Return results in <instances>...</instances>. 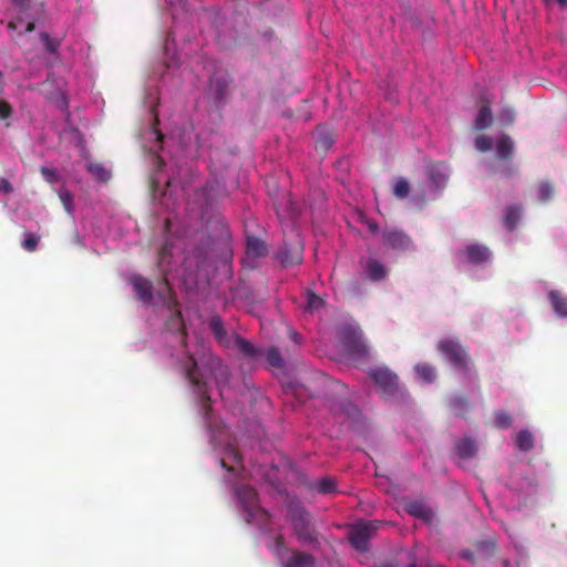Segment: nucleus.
<instances>
[{
  "mask_svg": "<svg viewBox=\"0 0 567 567\" xmlns=\"http://www.w3.org/2000/svg\"><path fill=\"white\" fill-rule=\"evenodd\" d=\"M492 123V112L487 105L480 109L474 125L477 130L486 128Z\"/></svg>",
  "mask_w": 567,
  "mask_h": 567,
  "instance_id": "nucleus-26",
  "label": "nucleus"
},
{
  "mask_svg": "<svg viewBox=\"0 0 567 567\" xmlns=\"http://www.w3.org/2000/svg\"><path fill=\"white\" fill-rule=\"evenodd\" d=\"M474 145L480 152L495 150L499 159H506L513 153V142L506 135H499L495 140L486 135H480L475 138Z\"/></svg>",
  "mask_w": 567,
  "mask_h": 567,
  "instance_id": "nucleus-8",
  "label": "nucleus"
},
{
  "mask_svg": "<svg viewBox=\"0 0 567 567\" xmlns=\"http://www.w3.org/2000/svg\"><path fill=\"white\" fill-rule=\"evenodd\" d=\"M206 146V142L203 140L200 134L196 135V150H203Z\"/></svg>",
  "mask_w": 567,
  "mask_h": 567,
  "instance_id": "nucleus-53",
  "label": "nucleus"
},
{
  "mask_svg": "<svg viewBox=\"0 0 567 567\" xmlns=\"http://www.w3.org/2000/svg\"><path fill=\"white\" fill-rule=\"evenodd\" d=\"M405 511L409 515L420 518L425 523H430L434 517L432 509L420 501H411L406 503Z\"/></svg>",
  "mask_w": 567,
  "mask_h": 567,
  "instance_id": "nucleus-14",
  "label": "nucleus"
},
{
  "mask_svg": "<svg viewBox=\"0 0 567 567\" xmlns=\"http://www.w3.org/2000/svg\"><path fill=\"white\" fill-rule=\"evenodd\" d=\"M488 250H466V254L463 255L462 260L470 264H478L487 260Z\"/></svg>",
  "mask_w": 567,
  "mask_h": 567,
  "instance_id": "nucleus-32",
  "label": "nucleus"
},
{
  "mask_svg": "<svg viewBox=\"0 0 567 567\" xmlns=\"http://www.w3.org/2000/svg\"><path fill=\"white\" fill-rule=\"evenodd\" d=\"M186 378H188L190 384L194 385L195 391H197L200 406H203L204 417L209 422V412H210V398L208 392V386L206 385L204 379L200 377L198 371V365L193 357L188 359V365L185 368Z\"/></svg>",
  "mask_w": 567,
  "mask_h": 567,
  "instance_id": "nucleus-7",
  "label": "nucleus"
},
{
  "mask_svg": "<svg viewBox=\"0 0 567 567\" xmlns=\"http://www.w3.org/2000/svg\"><path fill=\"white\" fill-rule=\"evenodd\" d=\"M252 258H265L268 256V250H246Z\"/></svg>",
  "mask_w": 567,
  "mask_h": 567,
  "instance_id": "nucleus-51",
  "label": "nucleus"
},
{
  "mask_svg": "<svg viewBox=\"0 0 567 567\" xmlns=\"http://www.w3.org/2000/svg\"><path fill=\"white\" fill-rule=\"evenodd\" d=\"M157 103V90L147 92L144 105L150 111V123L141 138L156 166L152 178L153 196L173 215L165 219L166 234L168 237H184L189 235L188 228L193 227V224H188L202 221L208 209L225 195V187L217 181L203 186L199 177L183 168L175 155L167 157L171 150L166 152L164 145L183 153H190L192 146L186 142L185 133H174L164 140L158 128Z\"/></svg>",
  "mask_w": 567,
  "mask_h": 567,
  "instance_id": "nucleus-1",
  "label": "nucleus"
},
{
  "mask_svg": "<svg viewBox=\"0 0 567 567\" xmlns=\"http://www.w3.org/2000/svg\"><path fill=\"white\" fill-rule=\"evenodd\" d=\"M9 28H11L12 30H14L19 33H22V32L32 31L34 28V24L31 20L24 21L23 19H16L9 23Z\"/></svg>",
  "mask_w": 567,
  "mask_h": 567,
  "instance_id": "nucleus-36",
  "label": "nucleus"
},
{
  "mask_svg": "<svg viewBox=\"0 0 567 567\" xmlns=\"http://www.w3.org/2000/svg\"><path fill=\"white\" fill-rule=\"evenodd\" d=\"M13 192V187L6 178L0 177V200L3 202L4 197Z\"/></svg>",
  "mask_w": 567,
  "mask_h": 567,
  "instance_id": "nucleus-43",
  "label": "nucleus"
},
{
  "mask_svg": "<svg viewBox=\"0 0 567 567\" xmlns=\"http://www.w3.org/2000/svg\"><path fill=\"white\" fill-rule=\"evenodd\" d=\"M176 317L181 318V310H176Z\"/></svg>",
  "mask_w": 567,
  "mask_h": 567,
  "instance_id": "nucleus-62",
  "label": "nucleus"
},
{
  "mask_svg": "<svg viewBox=\"0 0 567 567\" xmlns=\"http://www.w3.org/2000/svg\"><path fill=\"white\" fill-rule=\"evenodd\" d=\"M246 248H251V249L264 248V243L257 237L247 236Z\"/></svg>",
  "mask_w": 567,
  "mask_h": 567,
  "instance_id": "nucleus-47",
  "label": "nucleus"
},
{
  "mask_svg": "<svg viewBox=\"0 0 567 567\" xmlns=\"http://www.w3.org/2000/svg\"><path fill=\"white\" fill-rule=\"evenodd\" d=\"M59 197H60L61 202L63 203V206H64L65 210L69 214H71L72 210H73L71 194L66 189H60L59 190Z\"/></svg>",
  "mask_w": 567,
  "mask_h": 567,
  "instance_id": "nucleus-42",
  "label": "nucleus"
},
{
  "mask_svg": "<svg viewBox=\"0 0 567 567\" xmlns=\"http://www.w3.org/2000/svg\"><path fill=\"white\" fill-rule=\"evenodd\" d=\"M357 221L361 225V227L368 230L372 235H377L379 231V227L375 221H373L370 217H368L362 212H358L355 214Z\"/></svg>",
  "mask_w": 567,
  "mask_h": 567,
  "instance_id": "nucleus-31",
  "label": "nucleus"
},
{
  "mask_svg": "<svg viewBox=\"0 0 567 567\" xmlns=\"http://www.w3.org/2000/svg\"><path fill=\"white\" fill-rule=\"evenodd\" d=\"M516 447L519 451L527 452L533 449V435L527 430H522L516 434Z\"/></svg>",
  "mask_w": 567,
  "mask_h": 567,
  "instance_id": "nucleus-25",
  "label": "nucleus"
},
{
  "mask_svg": "<svg viewBox=\"0 0 567 567\" xmlns=\"http://www.w3.org/2000/svg\"><path fill=\"white\" fill-rule=\"evenodd\" d=\"M382 241L392 248H404L410 245V238L396 228H386L382 231Z\"/></svg>",
  "mask_w": 567,
  "mask_h": 567,
  "instance_id": "nucleus-13",
  "label": "nucleus"
},
{
  "mask_svg": "<svg viewBox=\"0 0 567 567\" xmlns=\"http://www.w3.org/2000/svg\"><path fill=\"white\" fill-rule=\"evenodd\" d=\"M468 248L474 249V248H478V247L477 246H470Z\"/></svg>",
  "mask_w": 567,
  "mask_h": 567,
  "instance_id": "nucleus-63",
  "label": "nucleus"
},
{
  "mask_svg": "<svg viewBox=\"0 0 567 567\" xmlns=\"http://www.w3.org/2000/svg\"><path fill=\"white\" fill-rule=\"evenodd\" d=\"M41 173L44 177V179L50 183V184H55L59 182L60 179V174L59 172L53 168V167H49V166H43L41 168Z\"/></svg>",
  "mask_w": 567,
  "mask_h": 567,
  "instance_id": "nucleus-39",
  "label": "nucleus"
},
{
  "mask_svg": "<svg viewBox=\"0 0 567 567\" xmlns=\"http://www.w3.org/2000/svg\"><path fill=\"white\" fill-rule=\"evenodd\" d=\"M450 178V168L444 163L431 165L425 171L423 186L419 193H414L412 202L422 205L426 200L435 199L446 186Z\"/></svg>",
  "mask_w": 567,
  "mask_h": 567,
  "instance_id": "nucleus-2",
  "label": "nucleus"
},
{
  "mask_svg": "<svg viewBox=\"0 0 567 567\" xmlns=\"http://www.w3.org/2000/svg\"><path fill=\"white\" fill-rule=\"evenodd\" d=\"M2 79V73L0 72V80Z\"/></svg>",
  "mask_w": 567,
  "mask_h": 567,
  "instance_id": "nucleus-64",
  "label": "nucleus"
},
{
  "mask_svg": "<svg viewBox=\"0 0 567 567\" xmlns=\"http://www.w3.org/2000/svg\"><path fill=\"white\" fill-rule=\"evenodd\" d=\"M339 411H341V413L344 414V416L352 420L358 417L359 415L358 408L352 402L347 400L339 403Z\"/></svg>",
  "mask_w": 567,
  "mask_h": 567,
  "instance_id": "nucleus-37",
  "label": "nucleus"
},
{
  "mask_svg": "<svg viewBox=\"0 0 567 567\" xmlns=\"http://www.w3.org/2000/svg\"><path fill=\"white\" fill-rule=\"evenodd\" d=\"M377 532L375 522H362L353 525L351 532H349V543L352 547L361 553H364L369 548V539H371L373 533Z\"/></svg>",
  "mask_w": 567,
  "mask_h": 567,
  "instance_id": "nucleus-10",
  "label": "nucleus"
},
{
  "mask_svg": "<svg viewBox=\"0 0 567 567\" xmlns=\"http://www.w3.org/2000/svg\"><path fill=\"white\" fill-rule=\"evenodd\" d=\"M284 205H280L276 208L277 215L282 220H293L297 216V207L292 203L290 195L284 196Z\"/></svg>",
  "mask_w": 567,
  "mask_h": 567,
  "instance_id": "nucleus-21",
  "label": "nucleus"
},
{
  "mask_svg": "<svg viewBox=\"0 0 567 567\" xmlns=\"http://www.w3.org/2000/svg\"><path fill=\"white\" fill-rule=\"evenodd\" d=\"M13 2L21 8L22 11H27L30 8V0H13Z\"/></svg>",
  "mask_w": 567,
  "mask_h": 567,
  "instance_id": "nucleus-52",
  "label": "nucleus"
},
{
  "mask_svg": "<svg viewBox=\"0 0 567 567\" xmlns=\"http://www.w3.org/2000/svg\"><path fill=\"white\" fill-rule=\"evenodd\" d=\"M171 8L175 7L176 4H183L184 0H167Z\"/></svg>",
  "mask_w": 567,
  "mask_h": 567,
  "instance_id": "nucleus-56",
  "label": "nucleus"
},
{
  "mask_svg": "<svg viewBox=\"0 0 567 567\" xmlns=\"http://www.w3.org/2000/svg\"><path fill=\"white\" fill-rule=\"evenodd\" d=\"M164 285H165V287H166V291H165V293H161V292H159L161 299H162V300H165L166 298H169L171 303H172V307H175V306H176V302H175V300H174V299H172L171 287H169V284H167V279H166V277H164Z\"/></svg>",
  "mask_w": 567,
  "mask_h": 567,
  "instance_id": "nucleus-49",
  "label": "nucleus"
},
{
  "mask_svg": "<svg viewBox=\"0 0 567 567\" xmlns=\"http://www.w3.org/2000/svg\"><path fill=\"white\" fill-rule=\"evenodd\" d=\"M415 372L421 380L427 383L434 382L436 377L435 368L427 363L415 365Z\"/></svg>",
  "mask_w": 567,
  "mask_h": 567,
  "instance_id": "nucleus-28",
  "label": "nucleus"
},
{
  "mask_svg": "<svg viewBox=\"0 0 567 567\" xmlns=\"http://www.w3.org/2000/svg\"><path fill=\"white\" fill-rule=\"evenodd\" d=\"M236 347L239 352H241L243 355L247 357L250 360H258L262 355V350L257 348L251 342L237 337L236 339Z\"/></svg>",
  "mask_w": 567,
  "mask_h": 567,
  "instance_id": "nucleus-18",
  "label": "nucleus"
},
{
  "mask_svg": "<svg viewBox=\"0 0 567 567\" xmlns=\"http://www.w3.org/2000/svg\"><path fill=\"white\" fill-rule=\"evenodd\" d=\"M295 394L300 395V389H295Z\"/></svg>",
  "mask_w": 567,
  "mask_h": 567,
  "instance_id": "nucleus-61",
  "label": "nucleus"
},
{
  "mask_svg": "<svg viewBox=\"0 0 567 567\" xmlns=\"http://www.w3.org/2000/svg\"><path fill=\"white\" fill-rule=\"evenodd\" d=\"M365 272L372 282H378L386 277L388 270L380 260L370 259L367 261Z\"/></svg>",
  "mask_w": 567,
  "mask_h": 567,
  "instance_id": "nucleus-16",
  "label": "nucleus"
},
{
  "mask_svg": "<svg viewBox=\"0 0 567 567\" xmlns=\"http://www.w3.org/2000/svg\"><path fill=\"white\" fill-rule=\"evenodd\" d=\"M553 195V187L548 183H542L537 189V197L540 202L548 200Z\"/></svg>",
  "mask_w": 567,
  "mask_h": 567,
  "instance_id": "nucleus-41",
  "label": "nucleus"
},
{
  "mask_svg": "<svg viewBox=\"0 0 567 567\" xmlns=\"http://www.w3.org/2000/svg\"><path fill=\"white\" fill-rule=\"evenodd\" d=\"M344 351L353 360H362L368 355V346L364 343L362 336L355 330L344 329L341 337Z\"/></svg>",
  "mask_w": 567,
  "mask_h": 567,
  "instance_id": "nucleus-9",
  "label": "nucleus"
},
{
  "mask_svg": "<svg viewBox=\"0 0 567 567\" xmlns=\"http://www.w3.org/2000/svg\"><path fill=\"white\" fill-rule=\"evenodd\" d=\"M410 193V184L405 178H399L393 185V194L398 198H405Z\"/></svg>",
  "mask_w": 567,
  "mask_h": 567,
  "instance_id": "nucleus-35",
  "label": "nucleus"
},
{
  "mask_svg": "<svg viewBox=\"0 0 567 567\" xmlns=\"http://www.w3.org/2000/svg\"><path fill=\"white\" fill-rule=\"evenodd\" d=\"M550 305H553L556 316L567 318V297L556 290L548 292Z\"/></svg>",
  "mask_w": 567,
  "mask_h": 567,
  "instance_id": "nucleus-17",
  "label": "nucleus"
},
{
  "mask_svg": "<svg viewBox=\"0 0 567 567\" xmlns=\"http://www.w3.org/2000/svg\"><path fill=\"white\" fill-rule=\"evenodd\" d=\"M173 43H174V39L171 40V39H166L165 41V55H166V69H167V72H171V71H174L177 65H178V62L175 58V50L173 48Z\"/></svg>",
  "mask_w": 567,
  "mask_h": 567,
  "instance_id": "nucleus-29",
  "label": "nucleus"
},
{
  "mask_svg": "<svg viewBox=\"0 0 567 567\" xmlns=\"http://www.w3.org/2000/svg\"><path fill=\"white\" fill-rule=\"evenodd\" d=\"M226 86L227 82L224 79H214L210 81V87L212 90H215L216 100H220L223 97Z\"/></svg>",
  "mask_w": 567,
  "mask_h": 567,
  "instance_id": "nucleus-40",
  "label": "nucleus"
},
{
  "mask_svg": "<svg viewBox=\"0 0 567 567\" xmlns=\"http://www.w3.org/2000/svg\"><path fill=\"white\" fill-rule=\"evenodd\" d=\"M463 557L468 559V560H472L473 559V554H471L470 551H464L463 553Z\"/></svg>",
  "mask_w": 567,
  "mask_h": 567,
  "instance_id": "nucleus-59",
  "label": "nucleus"
},
{
  "mask_svg": "<svg viewBox=\"0 0 567 567\" xmlns=\"http://www.w3.org/2000/svg\"><path fill=\"white\" fill-rule=\"evenodd\" d=\"M437 349L445 360H447L455 369L467 373L470 371V357L467 350L456 339H441Z\"/></svg>",
  "mask_w": 567,
  "mask_h": 567,
  "instance_id": "nucleus-6",
  "label": "nucleus"
},
{
  "mask_svg": "<svg viewBox=\"0 0 567 567\" xmlns=\"http://www.w3.org/2000/svg\"><path fill=\"white\" fill-rule=\"evenodd\" d=\"M502 566H503V567H517L516 565H513V564L511 563V560H508V559H503V560H502Z\"/></svg>",
  "mask_w": 567,
  "mask_h": 567,
  "instance_id": "nucleus-57",
  "label": "nucleus"
},
{
  "mask_svg": "<svg viewBox=\"0 0 567 567\" xmlns=\"http://www.w3.org/2000/svg\"><path fill=\"white\" fill-rule=\"evenodd\" d=\"M12 113V106L7 101L0 100V121L4 122L7 127L10 125L9 120Z\"/></svg>",
  "mask_w": 567,
  "mask_h": 567,
  "instance_id": "nucleus-38",
  "label": "nucleus"
},
{
  "mask_svg": "<svg viewBox=\"0 0 567 567\" xmlns=\"http://www.w3.org/2000/svg\"><path fill=\"white\" fill-rule=\"evenodd\" d=\"M220 237L224 239L223 244L227 245L228 244V238H229V233H228L227 228L224 227V225H221Z\"/></svg>",
  "mask_w": 567,
  "mask_h": 567,
  "instance_id": "nucleus-54",
  "label": "nucleus"
},
{
  "mask_svg": "<svg viewBox=\"0 0 567 567\" xmlns=\"http://www.w3.org/2000/svg\"><path fill=\"white\" fill-rule=\"evenodd\" d=\"M515 114L512 109L505 107L498 115L499 122L503 124H511L514 121Z\"/></svg>",
  "mask_w": 567,
  "mask_h": 567,
  "instance_id": "nucleus-45",
  "label": "nucleus"
},
{
  "mask_svg": "<svg viewBox=\"0 0 567 567\" xmlns=\"http://www.w3.org/2000/svg\"><path fill=\"white\" fill-rule=\"evenodd\" d=\"M547 3H558L560 7H567V0H545Z\"/></svg>",
  "mask_w": 567,
  "mask_h": 567,
  "instance_id": "nucleus-55",
  "label": "nucleus"
},
{
  "mask_svg": "<svg viewBox=\"0 0 567 567\" xmlns=\"http://www.w3.org/2000/svg\"><path fill=\"white\" fill-rule=\"evenodd\" d=\"M128 282H131L133 289H135L137 298H140L143 305H153V285L151 280L140 275H133L131 278H128Z\"/></svg>",
  "mask_w": 567,
  "mask_h": 567,
  "instance_id": "nucleus-11",
  "label": "nucleus"
},
{
  "mask_svg": "<svg viewBox=\"0 0 567 567\" xmlns=\"http://www.w3.org/2000/svg\"><path fill=\"white\" fill-rule=\"evenodd\" d=\"M41 40L47 49L48 52L54 53L59 47V42L50 39L48 34H41Z\"/></svg>",
  "mask_w": 567,
  "mask_h": 567,
  "instance_id": "nucleus-44",
  "label": "nucleus"
},
{
  "mask_svg": "<svg viewBox=\"0 0 567 567\" xmlns=\"http://www.w3.org/2000/svg\"><path fill=\"white\" fill-rule=\"evenodd\" d=\"M316 492L329 495L336 493V482L332 476H323L315 483Z\"/></svg>",
  "mask_w": 567,
  "mask_h": 567,
  "instance_id": "nucleus-23",
  "label": "nucleus"
},
{
  "mask_svg": "<svg viewBox=\"0 0 567 567\" xmlns=\"http://www.w3.org/2000/svg\"><path fill=\"white\" fill-rule=\"evenodd\" d=\"M209 329L210 333L214 334V338L218 341H223L224 338L227 337V332L224 329L223 321L219 319V317H213L209 320Z\"/></svg>",
  "mask_w": 567,
  "mask_h": 567,
  "instance_id": "nucleus-30",
  "label": "nucleus"
},
{
  "mask_svg": "<svg viewBox=\"0 0 567 567\" xmlns=\"http://www.w3.org/2000/svg\"><path fill=\"white\" fill-rule=\"evenodd\" d=\"M236 495L243 511L246 512V520L248 523L258 522L266 523L268 514L258 505L257 492L248 485H243L236 488Z\"/></svg>",
  "mask_w": 567,
  "mask_h": 567,
  "instance_id": "nucleus-4",
  "label": "nucleus"
},
{
  "mask_svg": "<svg viewBox=\"0 0 567 567\" xmlns=\"http://www.w3.org/2000/svg\"><path fill=\"white\" fill-rule=\"evenodd\" d=\"M87 169L97 181L104 182L111 177V172L100 164H90Z\"/></svg>",
  "mask_w": 567,
  "mask_h": 567,
  "instance_id": "nucleus-34",
  "label": "nucleus"
},
{
  "mask_svg": "<svg viewBox=\"0 0 567 567\" xmlns=\"http://www.w3.org/2000/svg\"><path fill=\"white\" fill-rule=\"evenodd\" d=\"M171 258V250H159V257H157V264H159V267L162 270L165 271V262L169 260Z\"/></svg>",
  "mask_w": 567,
  "mask_h": 567,
  "instance_id": "nucleus-48",
  "label": "nucleus"
},
{
  "mask_svg": "<svg viewBox=\"0 0 567 567\" xmlns=\"http://www.w3.org/2000/svg\"><path fill=\"white\" fill-rule=\"evenodd\" d=\"M289 517L291 522V528L300 544L308 546H316L319 544L317 538V532L311 522V516L308 511L301 505H290Z\"/></svg>",
  "mask_w": 567,
  "mask_h": 567,
  "instance_id": "nucleus-3",
  "label": "nucleus"
},
{
  "mask_svg": "<svg viewBox=\"0 0 567 567\" xmlns=\"http://www.w3.org/2000/svg\"><path fill=\"white\" fill-rule=\"evenodd\" d=\"M321 305V299L317 295H309L308 296V306L310 308H318Z\"/></svg>",
  "mask_w": 567,
  "mask_h": 567,
  "instance_id": "nucleus-50",
  "label": "nucleus"
},
{
  "mask_svg": "<svg viewBox=\"0 0 567 567\" xmlns=\"http://www.w3.org/2000/svg\"><path fill=\"white\" fill-rule=\"evenodd\" d=\"M275 260L284 267L296 266L301 262V250H275Z\"/></svg>",
  "mask_w": 567,
  "mask_h": 567,
  "instance_id": "nucleus-15",
  "label": "nucleus"
},
{
  "mask_svg": "<svg viewBox=\"0 0 567 567\" xmlns=\"http://www.w3.org/2000/svg\"><path fill=\"white\" fill-rule=\"evenodd\" d=\"M493 423L497 429H508L512 426V416L503 410H497L493 415Z\"/></svg>",
  "mask_w": 567,
  "mask_h": 567,
  "instance_id": "nucleus-33",
  "label": "nucleus"
},
{
  "mask_svg": "<svg viewBox=\"0 0 567 567\" xmlns=\"http://www.w3.org/2000/svg\"><path fill=\"white\" fill-rule=\"evenodd\" d=\"M39 243V237L34 234H28L23 240L24 248H34Z\"/></svg>",
  "mask_w": 567,
  "mask_h": 567,
  "instance_id": "nucleus-46",
  "label": "nucleus"
},
{
  "mask_svg": "<svg viewBox=\"0 0 567 567\" xmlns=\"http://www.w3.org/2000/svg\"><path fill=\"white\" fill-rule=\"evenodd\" d=\"M285 567H316V559L309 554L293 551Z\"/></svg>",
  "mask_w": 567,
  "mask_h": 567,
  "instance_id": "nucleus-19",
  "label": "nucleus"
},
{
  "mask_svg": "<svg viewBox=\"0 0 567 567\" xmlns=\"http://www.w3.org/2000/svg\"><path fill=\"white\" fill-rule=\"evenodd\" d=\"M449 406L458 417H464L467 415L470 401L463 394H456L450 399Z\"/></svg>",
  "mask_w": 567,
  "mask_h": 567,
  "instance_id": "nucleus-22",
  "label": "nucleus"
},
{
  "mask_svg": "<svg viewBox=\"0 0 567 567\" xmlns=\"http://www.w3.org/2000/svg\"><path fill=\"white\" fill-rule=\"evenodd\" d=\"M266 358L268 364L272 368L281 369L285 362L281 359L280 350L275 347L268 348V350L262 351V355Z\"/></svg>",
  "mask_w": 567,
  "mask_h": 567,
  "instance_id": "nucleus-27",
  "label": "nucleus"
},
{
  "mask_svg": "<svg viewBox=\"0 0 567 567\" xmlns=\"http://www.w3.org/2000/svg\"><path fill=\"white\" fill-rule=\"evenodd\" d=\"M291 339H293L297 342V340H298L297 332H291Z\"/></svg>",
  "mask_w": 567,
  "mask_h": 567,
  "instance_id": "nucleus-60",
  "label": "nucleus"
},
{
  "mask_svg": "<svg viewBox=\"0 0 567 567\" xmlns=\"http://www.w3.org/2000/svg\"><path fill=\"white\" fill-rule=\"evenodd\" d=\"M368 377L375 383L378 391L383 398L390 399L401 393L400 383L394 371L386 365L372 368L368 371Z\"/></svg>",
  "mask_w": 567,
  "mask_h": 567,
  "instance_id": "nucleus-5",
  "label": "nucleus"
},
{
  "mask_svg": "<svg viewBox=\"0 0 567 567\" xmlns=\"http://www.w3.org/2000/svg\"><path fill=\"white\" fill-rule=\"evenodd\" d=\"M231 455L234 457V461H236L237 463L240 461V457H239V454L237 451L231 450Z\"/></svg>",
  "mask_w": 567,
  "mask_h": 567,
  "instance_id": "nucleus-58",
  "label": "nucleus"
},
{
  "mask_svg": "<svg viewBox=\"0 0 567 567\" xmlns=\"http://www.w3.org/2000/svg\"><path fill=\"white\" fill-rule=\"evenodd\" d=\"M456 450L460 458L470 460L477 454V444L474 442V440L464 437L458 440Z\"/></svg>",
  "mask_w": 567,
  "mask_h": 567,
  "instance_id": "nucleus-20",
  "label": "nucleus"
},
{
  "mask_svg": "<svg viewBox=\"0 0 567 567\" xmlns=\"http://www.w3.org/2000/svg\"><path fill=\"white\" fill-rule=\"evenodd\" d=\"M210 372H213L215 383L219 389V394H224V386L228 384L229 381V370L228 367L223 364V362L217 358H210L208 361Z\"/></svg>",
  "mask_w": 567,
  "mask_h": 567,
  "instance_id": "nucleus-12",
  "label": "nucleus"
},
{
  "mask_svg": "<svg viewBox=\"0 0 567 567\" xmlns=\"http://www.w3.org/2000/svg\"><path fill=\"white\" fill-rule=\"evenodd\" d=\"M522 217V212L518 206H508L504 215V224L507 228L513 229Z\"/></svg>",
  "mask_w": 567,
  "mask_h": 567,
  "instance_id": "nucleus-24",
  "label": "nucleus"
}]
</instances>
